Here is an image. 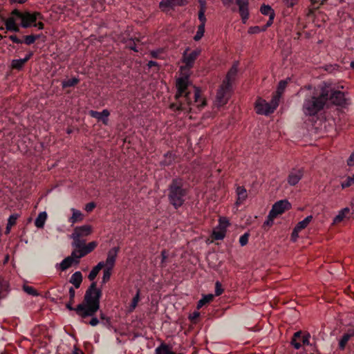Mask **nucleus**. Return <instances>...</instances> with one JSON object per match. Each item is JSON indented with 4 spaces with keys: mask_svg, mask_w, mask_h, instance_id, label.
Returning <instances> with one entry per match:
<instances>
[{
    "mask_svg": "<svg viewBox=\"0 0 354 354\" xmlns=\"http://www.w3.org/2000/svg\"><path fill=\"white\" fill-rule=\"evenodd\" d=\"M174 160V156L171 153H167L165 155L163 163L166 165H170Z\"/></svg>",
    "mask_w": 354,
    "mask_h": 354,
    "instance_id": "42",
    "label": "nucleus"
},
{
    "mask_svg": "<svg viewBox=\"0 0 354 354\" xmlns=\"http://www.w3.org/2000/svg\"><path fill=\"white\" fill-rule=\"evenodd\" d=\"M310 333H306L302 337V344H303V345H308V346L309 345V346H315V344H310Z\"/></svg>",
    "mask_w": 354,
    "mask_h": 354,
    "instance_id": "45",
    "label": "nucleus"
},
{
    "mask_svg": "<svg viewBox=\"0 0 354 354\" xmlns=\"http://www.w3.org/2000/svg\"><path fill=\"white\" fill-rule=\"evenodd\" d=\"M347 164L348 166L351 167L354 165V153H353L347 160Z\"/></svg>",
    "mask_w": 354,
    "mask_h": 354,
    "instance_id": "60",
    "label": "nucleus"
},
{
    "mask_svg": "<svg viewBox=\"0 0 354 354\" xmlns=\"http://www.w3.org/2000/svg\"><path fill=\"white\" fill-rule=\"evenodd\" d=\"M96 205L94 202L88 203L85 206V210L88 212H91L95 207Z\"/></svg>",
    "mask_w": 354,
    "mask_h": 354,
    "instance_id": "55",
    "label": "nucleus"
},
{
    "mask_svg": "<svg viewBox=\"0 0 354 354\" xmlns=\"http://www.w3.org/2000/svg\"><path fill=\"white\" fill-rule=\"evenodd\" d=\"M112 270L104 268L103 271V277L102 279V283L105 284L108 282L111 278Z\"/></svg>",
    "mask_w": 354,
    "mask_h": 354,
    "instance_id": "37",
    "label": "nucleus"
},
{
    "mask_svg": "<svg viewBox=\"0 0 354 354\" xmlns=\"http://www.w3.org/2000/svg\"><path fill=\"white\" fill-rule=\"evenodd\" d=\"M155 354H183L181 353H175L172 351V348L165 343L161 344L155 350Z\"/></svg>",
    "mask_w": 354,
    "mask_h": 354,
    "instance_id": "21",
    "label": "nucleus"
},
{
    "mask_svg": "<svg viewBox=\"0 0 354 354\" xmlns=\"http://www.w3.org/2000/svg\"><path fill=\"white\" fill-rule=\"evenodd\" d=\"M189 48H187L183 55V62L185 64L184 66H181V70L190 69L194 66V62L198 57L201 55V50L196 48L192 51L190 53H187Z\"/></svg>",
    "mask_w": 354,
    "mask_h": 354,
    "instance_id": "10",
    "label": "nucleus"
},
{
    "mask_svg": "<svg viewBox=\"0 0 354 354\" xmlns=\"http://www.w3.org/2000/svg\"><path fill=\"white\" fill-rule=\"evenodd\" d=\"M238 73V64L234 63L231 68L227 72L225 79L223 80V84H227L230 86L232 87V83L235 80L236 76Z\"/></svg>",
    "mask_w": 354,
    "mask_h": 354,
    "instance_id": "17",
    "label": "nucleus"
},
{
    "mask_svg": "<svg viewBox=\"0 0 354 354\" xmlns=\"http://www.w3.org/2000/svg\"><path fill=\"white\" fill-rule=\"evenodd\" d=\"M354 183L352 179L348 176L346 180L342 183L341 185L343 189L350 187Z\"/></svg>",
    "mask_w": 354,
    "mask_h": 354,
    "instance_id": "50",
    "label": "nucleus"
},
{
    "mask_svg": "<svg viewBox=\"0 0 354 354\" xmlns=\"http://www.w3.org/2000/svg\"><path fill=\"white\" fill-rule=\"evenodd\" d=\"M304 176L303 169H292L287 178L288 183L290 186L296 185Z\"/></svg>",
    "mask_w": 354,
    "mask_h": 354,
    "instance_id": "13",
    "label": "nucleus"
},
{
    "mask_svg": "<svg viewBox=\"0 0 354 354\" xmlns=\"http://www.w3.org/2000/svg\"><path fill=\"white\" fill-rule=\"evenodd\" d=\"M229 221L225 218H222L219 219V224L217 227L219 229H222L226 232V229L229 226Z\"/></svg>",
    "mask_w": 354,
    "mask_h": 354,
    "instance_id": "39",
    "label": "nucleus"
},
{
    "mask_svg": "<svg viewBox=\"0 0 354 354\" xmlns=\"http://www.w3.org/2000/svg\"><path fill=\"white\" fill-rule=\"evenodd\" d=\"M80 82V80L77 77H73L72 79H69L67 80H64L62 82V88H67V87H71L75 86L77 84H78Z\"/></svg>",
    "mask_w": 354,
    "mask_h": 354,
    "instance_id": "31",
    "label": "nucleus"
},
{
    "mask_svg": "<svg viewBox=\"0 0 354 354\" xmlns=\"http://www.w3.org/2000/svg\"><path fill=\"white\" fill-rule=\"evenodd\" d=\"M250 234L248 232L245 233L242 236H241L239 239V243L241 246H244L248 244Z\"/></svg>",
    "mask_w": 354,
    "mask_h": 354,
    "instance_id": "43",
    "label": "nucleus"
},
{
    "mask_svg": "<svg viewBox=\"0 0 354 354\" xmlns=\"http://www.w3.org/2000/svg\"><path fill=\"white\" fill-rule=\"evenodd\" d=\"M26 63V59H13L11 66L14 69L21 70Z\"/></svg>",
    "mask_w": 354,
    "mask_h": 354,
    "instance_id": "32",
    "label": "nucleus"
},
{
    "mask_svg": "<svg viewBox=\"0 0 354 354\" xmlns=\"http://www.w3.org/2000/svg\"><path fill=\"white\" fill-rule=\"evenodd\" d=\"M11 15L15 17L21 19V26L23 28H28L36 22L37 19H41L42 17L39 12H21L17 9L12 11Z\"/></svg>",
    "mask_w": 354,
    "mask_h": 354,
    "instance_id": "6",
    "label": "nucleus"
},
{
    "mask_svg": "<svg viewBox=\"0 0 354 354\" xmlns=\"http://www.w3.org/2000/svg\"><path fill=\"white\" fill-rule=\"evenodd\" d=\"M205 10H199V12H198V19L200 20V21L201 22V24H205V21H206V18L205 17Z\"/></svg>",
    "mask_w": 354,
    "mask_h": 354,
    "instance_id": "51",
    "label": "nucleus"
},
{
    "mask_svg": "<svg viewBox=\"0 0 354 354\" xmlns=\"http://www.w3.org/2000/svg\"><path fill=\"white\" fill-rule=\"evenodd\" d=\"M329 92L326 88H322L319 93L313 92L306 97L302 110L307 116H315L322 111L328 100Z\"/></svg>",
    "mask_w": 354,
    "mask_h": 354,
    "instance_id": "3",
    "label": "nucleus"
},
{
    "mask_svg": "<svg viewBox=\"0 0 354 354\" xmlns=\"http://www.w3.org/2000/svg\"><path fill=\"white\" fill-rule=\"evenodd\" d=\"M47 219L46 212H40L35 221V225L38 228H43Z\"/></svg>",
    "mask_w": 354,
    "mask_h": 354,
    "instance_id": "26",
    "label": "nucleus"
},
{
    "mask_svg": "<svg viewBox=\"0 0 354 354\" xmlns=\"http://www.w3.org/2000/svg\"><path fill=\"white\" fill-rule=\"evenodd\" d=\"M312 6L313 7H316L315 4L319 3V5H322L326 0H310Z\"/></svg>",
    "mask_w": 354,
    "mask_h": 354,
    "instance_id": "64",
    "label": "nucleus"
},
{
    "mask_svg": "<svg viewBox=\"0 0 354 354\" xmlns=\"http://www.w3.org/2000/svg\"><path fill=\"white\" fill-rule=\"evenodd\" d=\"M189 79L187 77H180L176 80L177 92L175 95L176 102L171 103L170 109L174 111L189 113L192 111V93L189 90Z\"/></svg>",
    "mask_w": 354,
    "mask_h": 354,
    "instance_id": "2",
    "label": "nucleus"
},
{
    "mask_svg": "<svg viewBox=\"0 0 354 354\" xmlns=\"http://www.w3.org/2000/svg\"><path fill=\"white\" fill-rule=\"evenodd\" d=\"M91 319L88 322H84L86 324H90L92 326H97L100 323L99 319L96 317H95V315L93 316H91Z\"/></svg>",
    "mask_w": 354,
    "mask_h": 354,
    "instance_id": "49",
    "label": "nucleus"
},
{
    "mask_svg": "<svg viewBox=\"0 0 354 354\" xmlns=\"http://www.w3.org/2000/svg\"><path fill=\"white\" fill-rule=\"evenodd\" d=\"M213 298H214V295L212 294H208V295H204L203 297V298L198 301V304H197V308H201L205 304L212 301Z\"/></svg>",
    "mask_w": 354,
    "mask_h": 354,
    "instance_id": "30",
    "label": "nucleus"
},
{
    "mask_svg": "<svg viewBox=\"0 0 354 354\" xmlns=\"http://www.w3.org/2000/svg\"><path fill=\"white\" fill-rule=\"evenodd\" d=\"M313 220V216L310 215L306 217L303 221H299L295 226L296 230L305 229Z\"/></svg>",
    "mask_w": 354,
    "mask_h": 354,
    "instance_id": "27",
    "label": "nucleus"
},
{
    "mask_svg": "<svg viewBox=\"0 0 354 354\" xmlns=\"http://www.w3.org/2000/svg\"><path fill=\"white\" fill-rule=\"evenodd\" d=\"M19 215L17 214H12L10 216L8 220V225L13 226L16 224V221L18 218Z\"/></svg>",
    "mask_w": 354,
    "mask_h": 354,
    "instance_id": "46",
    "label": "nucleus"
},
{
    "mask_svg": "<svg viewBox=\"0 0 354 354\" xmlns=\"http://www.w3.org/2000/svg\"><path fill=\"white\" fill-rule=\"evenodd\" d=\"M99 271H100L101 269L103 268H106V264L104 261L99 262L95 266Z\"/></svg>",
    "mask_w": 354,
    "mask_h": 354,
    "instance_id": "62",
    "label": "nucleus"
},
{
    "mask_svg": "<svg viewBox=\"0 0 354 354\" xmlns=\"http://www.w3.org/2000/svg\"><path fill=\"white\" fill-rule=\"evenodd\" d=\"M10 39L16 44H21L22 41L19 39L16 35H10L9 37Z\"/></svg>",
    "mask_w": 354,
    "mask_h": 354,
    "instance_id": "58",
    "label": "nucleus"
},
{
    "mask_svg": "<svg viewBox=\"0 0 354 354\" xmlns=\"http://www.w3.org/2000/svg\"><path fill=\"white\" fill-rule=\"evenodd\" d=\"M204 32H205V25L204 24H200L198 26V30L196 32V34L194 37V39L195 41L200 40L203 37V36L204 35Z\"/></svg>",
    "mask_w": 354,
    "mask_h": 354,
    "instance_id": "35",
    "label": "nucleus"
},
{
    "mask_svg": "<svg viewBox=\"0 0 354 354\" xmlns=\"http://www.w3.org/2000/svg\"><path fill=\"white\" fill-rule=\"evenodd\" d=\"M194 102L196 104V106L199 109L203 108L205 106L206 102L204 99L201 97L200 91L198 88H194Z\"/></svg>",
    "mask_w": 354,
    "mask_h": 354,
    "instance_id": "25",
    "label": "nucleus"
},
{
    "mask_svg": "<svg viewBox=\"0 0 354 354\" xmlns=\"http://www.w3.org/2000/svg\"><path fill=\"white\" fill-rule=\"evenodd\" d=\"M225 233L226 232L223 230L216 227L213 231L212 237L215 240H222L224 239Z\"/></svg>",
    "mask_w": 354,
    "mask_h": 354,
    "instance_id": "29",
    "label": "nucleus"
},
{
    "mask_svg": "<svg viewBox=\"0 0 354 354\" xmlns=\"http://www.w3.org/2000/svg\"><path fill=\"white\" fill-rule=\"evenodd\" d=\"M187 3L186 0H161L159 8L162 12H168L174 10L176 7L186 5Z\"/></svg>",
    "mask_w": 354,
    "mask_h": 354,
    "instance_id": "11",
    "label": "nucleus"
},
{
    "mask_svg": "<svg viewBox=\"0 0 354 354\" xmlns=\"http://www.w3.org/2000/svg\"><path fill=\"white\" fill-rule=\"evenodd\" d=\"M261 12L263 15L270 16L272 13H274V10L272 9V8L268 5H263L261 7Z\"/></svg>",
    "mask_w": 354,
    "mask_h": 354,
    "instance_id": "38",
    "label": "nucleus"
},
{
    "mask_svg": "<svg viewBox=\"0 0 354 354\" xmlns=\"http://www.w3.org/2000/svg\"><path fill=\"white\" fill-rule=\"evenodd\" d=\"M230 92L231 86L227 85V84L222 83L217 91L214 104L216 106H221L225 104L230 98Z\"/></svg>",
    "mask_w": 354,
    "mask_h": 354,
    "instance_id": "9",
    "label": "nucleus"
},
{
    "mask_svg": "<svg viewBox=\"0 0 354 354\" xmlns=\"http://www.w3.org/2000/svg\"><path fill=\"white\" fill-rule=\"evenodd\" d=\"M300 232V230H296V227L294 228L292 232V239L293 241H295L297 238L298 237V233Z\"/></svg>",
    "mask_w": 354,
    "mask_h": 354,
    "instance_id": "63",
    "label": "nucleus"
},
{
    "mask_svg": "<svg viewBox=\"0 0 354 354\" xmlns=\"http://www.w3.org/2000/svg\"><path fill=\"white\" fill-rule=\"evenodd\" d=\"M71 212H73V214L71 217L69 218V222L72 224H74L77 222H80L83 221L84 219V215L81 212V211L76 209L75 208L71 209Z\"/></svg>",
    "mask_w": 354,
    "mask_h": 354,
    "instance_id": "23",
    "label": "nucleus"
},
{
    "mask_svg": "<svg viewBox=\"0 0 354 354\" xmlns=\"http://www.w3.org/2000/svg\"><path fill=\"white\" fill-rule=\"evenodd\" d=\"M279 95H274L270 102L259 98L255 104L256 112L258 114L268 115L272 113L279 105Z\"/></svg>",
    "mask_w": 354,
    "mask_h": 354,
    "instance_id": "5",
    "label": "nucleus"
},
{
    "mask_svg": "<svg viewBox=\"0 0 354 354\" xmlns=\"http://www.w3.org/2000/svg\"><path fill=\"white\" fill-rule=\"evenodd\" d=\"M118 251L119 248L114 247L108 252L107 258L106 259V261L104 262L106 264L105 268L110 270H112L113 268Z\"/></svg>",
    "mask_w": 354,
    "mask_h": 354,
    "instance_id": "14",
    "label": "nucleus"
},
{
    "mask_svg": "<svg viewBox=\"0 0 354 354\" xmlns=\"http://www.w3.org/2000/svg\"><path fill=\"white\" fill-rule=\"evenodd\" d=\"M286 85H287V81H285V80L280 81L279 83V85H278L277 93L275 95H279L280 96L281 94L283 93V90L285 89V88L286 87Z\"/></svg>",
    "mask_w": 354,
    "mask_h": 354,
    "instance_id": "41",
    "label": "nucleus"
},
{
    "mask_svg": "<svg viewBox=\"0 0 354 354\" xmlns=\"http://www.w3.org/2000/svg\"><path fill=\"white\" fill-rule=\"evenodd\" d=\"M23 290H24L25 292H26L27 294H28L30 295H32V296H39V294L37 291V290L35 289L32 286L24 285L23 286Z\"/></svg>",
    "mask_w": 354,
    "mask_h": 354,
    "instance_id": "36",
    "label": "nucleus"
},
{
    "mask_svg": "<svg viewBox=\"0 0 354 354\" xmlns=\"http://www.w3.org/2000/svg\"><path fill=\"white\" fill-rule=\"evenodd\" d=\"M237 194V204H241L248 197L247 191L243 186H239L236 190Z\"/></svg>",
    "mask_w": 354,
    "mask_h": 354,
    "instance_id": "24",
    "label": "nucleus"
},
{
    "mask_svg": "<svg viewBox=\"0 0 354 354\" xmlns=\"http://www.w3.org/2000/svg\"><path fill=\"white\" fill-rule=\"evenodd\" d=\"M140 290H138L136 295L133 297L132 301H131V310H133L135 309V308L138 305V303L140 300Z\"/></svg>",
    "mask_w": 354,
    "mask_h": 354,
    "instance_id": "40",
    "label": "nucleus"
},
{
    "mask_svg": "<svg viewBox=\"0 0 354 354\" xmlns=\"http://www.w3.org/2000/svg\"><path fill=\"white\" fill-rule=\"evenodd\" d=\"M40 37L39 35H30L24 37V42L27 45H30Z\"/></svg>",
    "mask_w": 354,
    "mask_h": 354,
    "instance_id": "33",
    "label": "nucleus"
},
{
    "mask_svg": "<svg viewBox=\"0 0 354 354\" xmlns=\"http://www.w3.org/2000/svg\"><path fill=\"white\" fill-rule=\"evenodd\" d=\"M261 31L263 30L262 28H261L259 26H252L248 29V32L250 34H257L259 33Z\"/></svg>",
    "mask_w": 354,
    "mask_h": 354,
    "instance_id": "52",
    "label": "nucleus"
},
{
    "mask_svg": "<svg viewBox=\"0 0 354 354\" xmlns=\"http://www.w3.org/2000/svg\"><path fill=\"white\" fill-rule=\"evenodd\" d=\"M92 233V226L90 225H84L82 226L76 227L74 229L73 235L75 237L83 239L85 236L90 235Z\"/></svg>",
    "mask_w": 354,
    "mask_h": 354,
    "instance_id": "15",
    "label": "nucleus"
},
{
    "mask_svg": "<svg viewBox=\"0 0 354 354\" xmlns=\"http://www.w3.org/2000/svg\"><path fill=\"white\" fill-rule=\"evenodd\" d=\"M291 205L288 200H281L276 202L270 211L276 217L283 214L286 210L290 209Z\"/></svg>",
    "mask_w": 354,
    "mask_h": 354,
    "instance_id": "12",
    "label": "nucleus"
},
{
    "mask_svg": "<svg viewBox=\"0 0 354 354\" xmlns=\"http://www.w3.org/2000/svg\"><path fill=\"white\" fill-rule=\"evenodd\" d=\"M225 6L230 8L236 3L243 22L245 24L249 17L248 0H222Z\"/></svg>",
    "mask_w": 354,
    "mask_h": 354,
    "instance_id": "8",
    "label": "nucleus"
},
{
    "mask_svg": "<svg viewBox=\"0 0 354 354\" xmlns=\"http://www.w3.org/2000/svg\"><path fill=\"white\" fill-rule=\"evenodd\" d=\"M291 344L295 349H299L301 346V344L297 342V339L294 337L292 338Z\"/></svg>",
    "mask_w": 354,
    "mask_h": 354,
    "instance_id": "57",
    "label": "nucleus"
},
{
    "mask_svg": "<svg viewBox=\"0 0 354 354\" xmlns=\"http://www.w3.org/2000/svg\"><path fill=\"white\" fill-rule=\"evenodd\" d=\"M354 336V329L349 328L346 333H344L339 342V348L340 350H344L348 340Z\"/></svg>",
    "mask_w": 354,
    "mask_h": 354,
    "instance_id": "20",
    "label": "nucleus"
},
{
    "mask_svg": "<svg viewBox=\"0 0 354 354\" xmlns=\"http://www.w3.org/2000/svg\"><path fill=\"white\" fill-rule=\"evenodd\" d=\"M328 99L335 105H342L345 102L344 93L339 91H333Z\"/></svg>",
    "mask_w": 354,
    "mask_h": 354,
    "instance_id": "18",
    "label": "nucleus"
},
{
    "mask_svg": "<svg viewBox=\"0 0 354 354\" xmlns=\"http://www.w3.org/2000/svg\"><path fill=\"white\" fill-rule=\"evenodd\" d=\"M276 218L274 215H273L272 213L269 212V214L267 217V219L265 221V222L263 224V227L264 229L269 228L270 226L273 224V220Z\"/></svg>",
    "mask_w": 354,
    "mask_h": 354,
    "instance_id": "34",
    "label": "nucleus"
},
{
    "mask_svg": "<svg viewBox=\"0 0 354 354\" xmlns=\"http://www.w3.org/2000/svg\"><path fill=\"white\" fill-rule=\"evenodd\" d=\"M299 0H283V2L288 7H293L298 3Z\"/></svg>",
    "mask_w": 354,
    "mask_h": 354,
    "instance_id": "56",
    "label": "nucleus"
},
{
    "mask_svg": "<svg viewBox=\"0 0 354 354\" xmlns=\"http://www.w3.org/2000/svg\"><path fill=\"white\" fill-rule=\"evenodd\" d=\"M99 272L100 271L95 267H93V269L91 270V271L90 272V273L88 274V279L90 281L94 282L93 280L95 279V277L98 274Z\"/></svg>",
    "mask_w": 354,
    "mask_h": 354,
    "instance_id": "44",
    "label": "nucleus"
},
{
    "mask_svg": "<svg viewBox=\"0 0 354 354\" xmlns=\"http://www.w3.org/2000/svg\"><path fill=\"white\" fill-rule=\"evenodd\" d=\"M81 253L80 249H75L74 248L73 251L72 252L71 256L73 257V259L75 260H79L82 257H79L80 254Z\"/></svg>",
    "mask_w": 354,
    "mask_h": 354,
    "instance_id": "54",
    "label": "nucleus"
},
{
    "mask_svg": "<svg viewBox=\"0 0 354 354\" xmlns=\"http://www.w3.org/2000/svg\"><path fill=\"white\" fill-rule=\"evenodd\" d=\"M348 212H349V209L347 207L339 211L338 214L334 218L333 223L336 224V223H339L341 221H342L345 217L346 214L348 213Z\"/></svg>",
    "mask_w": 354,
    "mask_h": 354,
    "instance_id": "28",
    "label": "nucleus"
},
{
    "mask_svg": "<svg viewBox=\"0 0 354 354\" xmlns=\"http://www.w3.org/2000/svg\"><path fill=\"white\" fill-rule=\"evenodd\" d=\"M274 15V13H272V15L269 16V19L266 24L262 28V30H266L268 27H270L272 24Z\"/></svg>",
    "mask_w": 354,
    "mask_h": 354,
    "instance_id": "48",
    "label": "nucleus"
},
{
    "mask_svg": "<svg viewBox=\"0 0 354 354\" xmlns=\"http://www.w3.org/2000/svg\"><path fill=\"white\" fill-rule=\"evenodd\" d=\"M71 238L73 239L72 246L75 249H80L81 253L79 257H84L88 253L91 252L97 246L95 241H91L86 244V240L80 237H75L71 234Z\"/></svg>",
    "mask_w": 354,
    "mask_h": 354,
    "instance_id": "7",
    "label": "nucleus"
},
{
    "mask_svg": "<svg viewBox=\"0 0 354 354\" xmlns=\"http://www.w3.org/2000/svg\"><path fill=\"white\" fill-rule=\"evenodd\" d=\"M188 190L183 187V180L174 178L168 187V200L175 209L180 207L186 200Z\"/></svg>",
    "mask_w": 354,
    "mask_h": 354,
    "instance_id": "4",
    "label": "nucleus"
},
{
    "mask_svg": "<svg viewBox=\"0 0 354 354\" xmlns=\"http://www.w3.org/2000/svg\"><path fill=\"white\" fill-rule=\"evenodd\" d=\"M68 293L69 301L66 304V308L69 310H74L82 319L93 316L99 310L102 292L100 288H97L96 282L91 283L85 292L82 302L75 308L73 307L75 296V289L71 287Z\"/></svg>",
    "mask_w": 354,
    "mask_h": 354,
    "instance_id": "1",
    "label": "nucleus"
},
{
    "mask_svg": "<svg viewBox=\"0 0 354 354\" xmlns=\"http://www.w3.org/2000/svg\"><path fill=\"white\" fill-rule=\"evenodd\" d=\"M161 257H162V260H161V267H165V261H166V259H167V252L165 250H163L162 252H161Z\"/></svg>",
    "mask_w": 354,
    "mask_h": 354,
    "instance_id": "53",
    "label": "nucleus"
},
{
    "mask_svg": "<svg viewBox=\"0 0 354 354\" xmlns=\"http://www.w3.org/2000/svg\"><path fill=\"white\" fill-rule=\"evenodd\" d=\"M200 3V10H206V2L204 0H198Z\"/></svg>",
    "mask_w": 354,
    "mask_h": 354,
    "instance_id": "61",
    "label": "nucleus"
},
{
    "mask_svg": "<svg viewBox=\"0 0 354 354\" xmlns=\"http://www.w3.org/2000/svg\"><path fill=\"white\" fill-rule=\"evenodd\" d=\"M82 274L80 271H77L72 274L70 278L69 282L72 283L75 288H79L82 282Z\"/></svg>",
    "mask_w": 354,
    "mask_h": 354,
    "instance_id": "22",
    "label": "nucleus"
},
{
    "mask_svg": "<svg viewBox=\"0 0 354 354\" xmlns=\"http://www.w3.org/2000/svg\"><path fill=\"white\" fill-rule=\"evenodd\" d=\"M161 52L160 50H151L150 51V55L153 58H157Z\"/></svg>",
    "mask_w": 354,
    "mask_h": 354,
    "instance_id": "59",
    "label": "nucleus"
},
{
    "mask_svg": "<svg viewBox=\"0 0 354 354\" xmlns=\"http://www.w3.org/2000/svg\"><path fill=\"white\" fill-rule=\"evenodd\" d=\"M88 114L92 118H96L98 120H102L103 124L106 125L108 124V118L110 115V112L107 109H104L102 112L91 110Z\"/></svg>",
    "mask_w": 354,
    "mask_h": 354,
    "instance_id": "16",
    "label": "nucleus"
},
{
    "mask_svg": "<svg viewBox=\"0 0 354 354\" xmlns=\"http://www.w3.org/2000/svg\"><path fill=\"white\" fill-rule=\"evenodd\" d=\"M223 292V289L222 288V285L219 281H216L215 283V295L219 296Z\"/></svg>",
    "mask_w": 354,
    "mask_h": 354,
    "instance_id": "47",
    "label": "nucleus"
},
{
    "mask_svg": "<svg viewBox=\"0 0 354 354\" xmlns=\"http://www.w3.org/2000/svg\"><path fill=\"white\" fill-rule=\"evenodd\" d=\"M79 263V260H75L70 255L66 257L59 265H57L56 267H59L62 271H64L71 267L73 263L77 265Z\"/></svg>",
    "mask_w": 354,
    "mask_h": 354,
    "instance_id": "19",
    "label": "nucleus"
}]
</instances>
